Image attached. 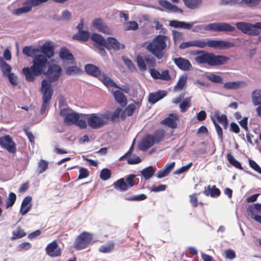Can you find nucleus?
Here are the masks:
<instances>
[{
    "label": "nucleus",
    "mask_w": 261,
    "mask_h": 261,
    "mask_svg": "<svg viewBox=\"0 0 261 261\" xmlns=\"http://www.w3.org/2000/svg\"><path fill=\"white\" fill-rule=\"evenodd\" d=\"M48 61L46 56L42 55H36L33 59L32 65L30 67H24L22 73L27 81L33 82L36 76L45 74L48 66Z\"/></svg>",
    "instance_id": "nucleus-1"
},
{
    "label": "nucleus",
    "mask_w": 261,
    "mask_h": 261,
    "mask_svg": "<svg viewBox=\"0 0 261 261\" xmlns=\"http://www.w3.org/2000/svg\"><path fill=\"white\" fill-rule=\"evenodd\" d=\"M170 42L168 36L158 35L148 43L146 49L158 60H161L165 55L164 50L169 47Z\"/></svg>",
    "instance_id": "nucleus-2"
},
{
    "label": "nucleus",
    "mask_w": 261,
    "mask_h": 261,
    "mask_svg": "<svg viewBox=\"0 0 261 261\" xmlns=\"http://www.w3.org/2000/svg\"><path fill=\"white\" fill-rule=\"evenodd\" d=\"M234 46L233 43L223 40H210L205 41L202 40H195L181 42L179 46V48L180 49H184L190 47L205 48L207 46L216 49H223L229 48Z\"/></svg>",
    "instance_id": "nucleus-3"
},
{
    "label": "nucleus",
    "mask_w": 261,
    "mask_h": 261,
    "mask_svg": "<svg viewBox=\"0 0 261 261\" xmlns=\"http://www.w3.org/2000/svg\"><path fill=\"white\" fill-rule=\"evenodd\" d=\"M192 54L198 55L195 58V60L197 63L207 64L212 66L224 65L229 60V58L226 56L216 55L213 53L205 52L203 50H197Z\"/></svg>",
    "instance_id": "nucleus-4"
},
{
    "label": "nucleus",
    "mask_w": 261,
    "mask_h": 261,
    "mask_svg": "<svg viewBox=\"0 0 261 261\" xmlns=\"http://www.w3.org/2000/svg\"><path fill=\"white\" fill-rule=\"evenodd\" d=\"M89 126L92 129H98L108 124L110 121V111L99 115L97 113L84 114Z\"/></svg>",
    "instance_id": "nucleus-5"
},
{
    "label": "nucleus",
    "mask_w": 261,
    "mask_h": 261,
    "mask_svg": "<svg viewBox=\"0 0 261 261\" xmlns=\"http://www.w3.org/2000/svg\"><path fill=\"white\" fill-rule=\"evenodd\" d=\"M85 70L89 75L97 77L107 87H114L122 90L107 74L101 72L97 66L92 64H88L85 66Z\"/></svg>",
    "instance_id": "nucleus-6"
},
{
    "label": "nucleus",
    "mask_w": 261,
    "mask_h": 261,
    "mask_svg": "<svg viewBox=\"0 0 261 261\" xmlns=\"http://www.w3.org/2000/svg\"><path fill=\"white\" fill-rule=\"evenodd\" d=\"M41 92L43 94V103L42 105L40 113L44 114L46 108L48 107L51 97L53 95V90L50 84L45 79L41 82Z\"/></svg>",
    "instance_id": "nucleus-7"
},
{
    "label": "nucleus",
    "mask_w": 261,
    "mask_h": 261,
    "mask_svg": "<svg viewBox=\"0 0 261 261\" xmlns=\"http://www.w3.org/2000/svg\"><path fill=\"white\" fill-rule=\"evenodd\" d=\"M237 28L245 34L249 36H257L260 34L261 22L254 24L246 22H238L236 23Z\"/></svg>",
    "instance_id": "nucleus-8"
},
{
    "label": "nucleus",
    "mask_w": 261,
    "mask_h": 261,
    "mask_svg": "<svg viewBox=\"0 0 261 261\" xmlns=\"http://www.w3.org/2000/svg\"><path fill=\"white\" fill-rule=\"evenodd\" d=\"M60 116L64 117V122L67 125L75 124L81 117H83L82 114H79L69 108L63 109L60 111Z\"/></svg>",
    "instance_id": "nucleus-9"
},
{
    "label": "nucleus",
    "mask_w": 261,
    "mask_h": 261,
    "mask_svg": "<svg viewBox=\"0 0 261 261\" xmlns=\"http://www.w3.org/2000/svg\"><path fill=\"white\" fill-rule=\"evenodd\" d=\"M93 239L92 233L84 231L81 233L75 239L74 248L76 250L86 248L91 243Z\"/></svg>",
    "instance_id": "nucleus-10"
},
{
    "label": "nucleus",
    "mask_w": 261,
    "mask_h": 261,
    "mask_svg": "<svg viewBox=\"0 0 261 261\" xmlns=\"http://www.w3.org/2000/svg\"><path fill=\"white\" fill-rule=\"evenodd\" d=\"M49 0H27L23 3V6L13 11V14L19 15L27 13L32 10L33 7H37L47 2Z\"/></svg>",
    "instance_id": "nucleus-11"
},
{
    "label": "nucleus",
    "mask_w": 261,
    "mask_h": 261,
    "mask_svg": "<svg viewBox=\"0 0 261 261\" xmlns=\"http://www.w3.org/2000/svg\"><path fill=\"white\" fill-rule=\"evenodd\" d=\"M204 29L216 32H233L235 30V28L226 22H214L205 25Z\"/></svg>",
    "instance_id": "nucleus-12"
},
{
    "label": "nucleus",
    "mask_w": 261,
    "mask_h": 261,
    "mask_svg": "<svg viewBox=\"0 0 261 261\" xmlns=\"http://www.w3.org/2000/svg\"><path fill=\"white\" fill-rule=\"evenodd\" d=\"M0 146L10 153H14L16 151V144L9 135L0 137Z\"/></svg>",
    "instance_id": "nucleus-13"
},
{
    "label": "nucleus",
    "mask_w": 261,
    "mask_h": 261,
    "mask_svg": "<svg viewBox=\"0 0 261 261\" xmlns=\"http://www.w3.org/2000/svg\"><path fill=\"white\" fill-rule=\"evenodd\" d=\"M61 68L57 64H53L49 66L46 75L48 78L47 80L50 84L51 82L57 81L60 77L61 74Z\"/></svg>",
    "instance_id": "nucleus-14"
},
{
    "label": "nucleus",
    "mask_w": 261,
    "mask_h": 261,
    "mask_svg": "<svg viewBox=\"0 0 261 261\" xmlns=\"http://www.w3.org/2000/svg\"><path fill=\"white\" fill-rule=\"evenodd\" d=\"M92 27L101 33L107 35H112V30L107 25L104 20L101 18H96L92 22Z\"/></svg>",
    "instance_id": "nucleus-15"
},
{
    "label": "nucleus",
    "mask_w": 261,
    "mask_h": 261,
    "mask_svg": "<svg viewBox=\"0 0 261 261\" xmlns=\"http://www.w3.org/2000/svg\"><path fill=\"white\" fill-rule=\"evenodd\" d=\"M254 0H221L220 5L222 6L229 5H246L249 7H252V6L255 4Z\"/></svg>",
    "instance_id": "nucleus-16"
},
{
    "label": "nucleus",
    "mask_w": 261,
    "mask_h": 261,
    "mask_svg": "<svg viewBox=\"0 0 261 261\" xmlns=\"http://www.w3.org/2000/svg\"><path fill=\"white\" fill-rule=\"evenodd\" d=\"M250 218L261 224V216L256 215V212H261V203H255L249 206L248 210Z\"/></svg>",
    "instance_id": "nucleus-17"
},
{
    "label": "nucleus",
    "mask_w": 261,
    "mask_h": 261,
    "mask_svg": "<svg viewBox=\"0 0 261 261\" xmlns=\"http://www.w3.org/2000/svg\"><path fill=\"white\" fill-rule=\"evenodd\" d=\"M45 251L47 255L52 257L58 256L61 254V249L56 241L48 244L45 248Z\"/></svg>",
    "instance_id": "nucleus-18"
},
{
    "label": "nucleus",
    "mask_w": 261,
    "mask_h": 261,
    "mask_svg": "<svg viewBox=\"0 0 261 261\" xmlns=\"http://www.w3.org/2000/svg\"><path fill=\"white\" fill-rule=\"evenodd\" d=\"M175 64L180 70L183 71H188L192 68V66L190 61L184 58H175L173 59Z\"/></svg>",
    "instance_id": "nucleus-19"
},
{
    "label": "nucleus",
    "mask_w": 261,
    "mask_h": 261,
    "mask_svg": "<svg viewBox=\"0 0 261 261\" xmlns=\"http://www.w3.org/2000/svg\"><path fill=\"white\" fill-rule=\"evenodd\" d=\"M158 3L165 10L173 13H182L183 12L181 9L179 8L176 5L172 4L167 0H159Z\"/></svg>",
    "instance_id": "nucleus-20"
},
{
    "label": "nucleus",
    "mask_w": 261,
    "mask_h": 261,
    "mask_svg": "<svg viewBox=\"0 0 261 261\" xmlns=\"http://www.w3.org/2000/svg\"><path fill=\"white\" fill-rule=\"evenodd\" d=\"M178 118V117L177 115L171 113L167 117L162 120L161 123L170 128H175L177 126L176 121Z\"/></svg>",
    "instance_id": "nucleus-21"
},
{
    "label": "nucleus",
    "mask_w": 261,
    "mask_h": 261,
    "mask_svg": "<svg viewBox=\"0 0 261 261\" xmlns=\"http://www.w3.org/2000/svg\"><path fill=\"white\" fill-rule=\"evenodd\" d=\"M40 52H41L43 54V55L46 56L47 59H48L54 56V48L50 43L46 42L40 46Z\"/></svg>",
    "instance_id": "nucleus-22"
},
{
    "label": "nucleus",
    "mask_w": 261,
    "mask_h": 261,
    "mask_svg": "<svg viewBox=\"0 0 261 261\" xmlns=\"http://www.w3.org/2000/svg\"><path fill=\"white\" fill-rule=\"evenodd\" d=\"M59 56L61 59L70 63H73L75 61L73 55L65 47L60 49Z\"/></svg>",
    "instance_id": "nucleus-23"
},
{
    "label": "nucleus",
    "mask_w": 261,
    "mask_h": 261,
    "mask_svg": "<svg viewBox=\"0 0 261 261\" xmlns=\"http://www.w3.org/2000/svg\"><path fill=\"white\" fill-rule=\"evenodd\" d=\"M32 198L31 196L25 197L21 203L20 213L22 215L27 214L31 209L32 204L31 203Z\"/></svg>",
    "instance_id": "nucleus-24"
},
{
    "label": "nucleus",
    "mask_w": 261,
    "mask_h": 261,
    "mask_svg": "<svg viewBox=\"0 0 261 261\" xmlns=\"http://www.w3.org/2000/svg\"><path fill=\"white\" fill-rule=\"evenodd\" d=\"M166 95L165 91L159 90L156 92L150 93L148 95V102L154 104Z\"/></svg>",
    "instance_id": "nucleus-25"
},
{
    "label": "nucleus",
    "mask_w": 261,
    "mask_h": 261,
    "mask_svg": "<svg viewBox=\"0 0 261 261\" xmlns=\"http://www.w3.org/2000/svg\"><path fill=\"white\" fill-rule=\"evenodd\" d=\"M121 44L113 37H108L106 40V44L105 46L109 50L113 49L118 50L120 49Z\"/></svg>",
    "instance_id": "nucleus-26"
},
{
    "label": "nucleus",
    "mask_w": 261,
    "mask_h": 261,
    "mask_svg": "<svg viewBox=\"0 0 261 261\" xmlns=\"http://www.w3.org/2000/svg\"><path fill=\"white\" fill-rule=\"evenodd\" d=\"M113 96L116 101L121 106L125 107L127 104V99L124 94L119 90L113 92Z\"/></svg>",
    "instance_id": "nucleus-27"
},
{
    "label": "nucleus",
    "mask_w": 261,
    "mask_h": 261,
    "mask_svg": "<svg viewBox=\"0 0 261 261\" xmlns=\"http://www.w3.org/2000/svg\"><path fill=\"white\" fill-rule=\"evenodd\" d=\"M203 193L208 196L210 195L212 197H218L220 195V190L216 188V186H213L212 188L210 185L207 186V189H205Z\"/></svg>",
    "instance_id": "nucleus-28"
},
{
    "label": "nucleus",
    "mask_w": 261,
    "mask_h": 261,
    "mask_svg": "<svg viewBox=\"0 0 261 261\" xmlns=\"http://www.w3.org/2000/svg\"><path fill=\"white\" fill-rule=\"evenodd\" d=\"M214 116L219 123H221L224 129H227L228 124V121L227 116L225 114L220 115L219 111L215 112Z\"/></svg>",
    "instance_id": "nucleus-29"
},
{
    "label": "nucleus",
    "mask_w": 261,
    "mask_h": 261,
    "mask_svg": "<svg viewBox=\"0 0 261 261\" xmlns=\"http://www.w3.org/2000/svg\"><path fill=\"white\" fill-rule=\"evenodd\" d=\"M169 25L175 28H184L188 30L190 29L192 27V24L174 20H171Z\"/></svg>",
    "instance_id": "nucleus-30"
},
{
    "label": "nucleus",
    "mask_w": 261,
    "mask_h": 261,
    "mask_svg": "<svg viewBox=\"0 0 261 261\" xmlns=\"http://www.w3.org/2000/svg\"><path fill=\"white\" fill-rule=\"evenodd\" d=\"M90 37V33L88 31H78L73 36V39L80 41H87Z\"/></svg>",
    "instance_id": "nucleus-31"
},
{
    "label": "nucleus",
    "mask_w": 261,
    "mask_h": 261,
    "mask_svg": "<svg viewBox=\"0 0 261 261\" xmlns=\"http://www.w3.org/2000/svg\"><path fill=\"white\" fill-rule=\"evenodd\" d=\"M39 52V48H34L32 46H25L22 49L23 54L29 57H34L37 53Z\"/></svg>",
    "instance_id": "nucleus-32"
},
{
    "label": "nucleus",
    "mask_w": 261,
    "mask_h": 261,
    "mask_svg": "<svg viewBox=\"0 0 261 261\" xmlns=\"http://www.w3.org/2000/svg\"><path fill=\"white\" fill-rule=\"evenodd\" d=\"M91 39L96 44V45L106 46V40L99 34L93 33L91 36Z\"/></svg>",
    "instance_id": "nucleus-33"
},
{
    "label": "nucleus",
    "mask_w": 261,
    "mask_h": 261,
    "mask_svg": "<svg viewBox=\"0 0 261 261\" xmlns=\"http://www.w3.org/2000/svg\"><path fill=\"white\" fill-rule=\"evenodd\" d=\"M155 141L151 134L147 135L142 141L144 150H147L155 144Z\"/></svg>",
    "instance_id": "nucleus-34"
},
{
    "label": "nucleus",
    "mask_w": 261,
    "mask_h": 261,
    "mask_svg": "<svg viewBox=\"0 0 261 261\" xmlns=\"http://www.w3.org/2000/svg\"><path fill=\"white\" fill-rule=\"evenodd\" d=\"M115 189L120 191H126L127 190V186L124 178H120L113 184Z\"/></svg>",
    "instance_id": "nucleus-35"
},
{
    "label": "nucleus",
    "mask_w": 261,
    "mask_h": 261,
    "mask_svg": "<svg viewBox=\"0 0 261 261\" xmlns=\"http://www.w3.org/2000/svg\"><path fill=\"white\" fill-rule=\"evenodd\" d=\"M185 6L189 9H195L199 7L202 0H183Z\"/></svg>",
    "instance_id": "nucleus-36"
},
{
    "label": "nucleus",
    "mask_w": 261,
    "mask_h": 261,
    "mask_svg": "<svg viewBox=\"0 0 261 261\" xmlns=\"http://www.w3.org/2000/svg\"><path fill=\"white\" fill-rule=\"evenodd\" d=\"M244 85L245 83L242 81L230 82L225 83L223 87L226 89H237Z\"/></svg>",
    "instance_id": "nucleus-37"
},
{
    "label": "nucleus",
    "mask_w": 261,
    "mask_h": 261,
    "mask_svg": "<svg viewBox=\"0 0 261 261\" xmlns=\"http://www.w3.org/2000/svg\"><path fill=\"white\" fill-rule=\"evenodd\" d=\"M154 173L155 170L151 166L145 168L141 172L143 177L146 180L150 178L154 175Z\"/></svg>",
    "instance_id": "nucleus-38"
},
{
    "label": "nucleus",
    "mask_w": 261,
    "mask_h": 261,
    "mask_svg": "<svg viewBox=\"0 0 261 261\" xmlns=\"http://www.w3.org/2000/svg\"><path fill=\"white\" fill-rule=\"evenodd\" d=\"M187 81V76L186 75H181L180 76L176 85L174 87L175 91H181L183 89Z\"/></svg>",
    "instance_id": "nucleus-39"
},
{
    "label": "nucleus",
    "mask_w": 261,
    "mask_h": 261,
    "mask_svg": "<svg viewBox=\"0 0 261 261\" xmlns=\"http://www.w3.org/2000/svg\"><path fill=\"white\" fill-rule=\"evenodd\" d=\"M252 99L255 106L261 105V90H254L252 94Z\"/></svg>",
    "instance_id": "nucleus-40"
},
{
    "label": "nucleus",
    "mask_w": 261,
    "mask_h": 261,
    "mask_svg": "<svg viewBox=\"0 0 261 261\" xmlns=\"http://www.w3.org/2000/svg\"><path fill=\"white\" fill-rule=\"evenodd\" d=\"M227 158L229 163L233 166L238 169L243 170L241 163L239 161L236 160L230 153H227Z\"/></svg>",
    "instance_id": "nucleus-41"
},
{
    "label": "nucleus",
    "mask_w": 261,
    "mask_h": 261,
    "mask_svg": "<svg viewBox=\"0 0 261 261\" xmlns=\"http://www.w3.org/2000/svg\"><path fill=\"white\" fill-rule=\"evenodd\" d=\"M155 143H158L163 140L165 137V131L163 129L156 130L152 135Z\"/></svg>",
    "instance_id": "nucleus-42"
},
{
    "label": "nucleus",
    "mask_w": 261,
    "mask_h": 261,
    "mask_svg": "<svg viewBox=\"0 0 261 261\" xmlns=\"http://www.w3.org/2000/svg\"><path fill=\"white\" fill-rule=\"evenodd\" d=\"M191 98L190 97L184 98L181 103L180 104L179 108L180 111L182 113L186 112L187 110L190 107V102Z\"/></svg>",
    "instance_id": "nucleus-43"
},
{
    "label": "nucleus",
    "mask_w": 261,
    "mask_h": 261,
    "mask_svg": "<svg viewBox=\"0 0 261 261\" xmlns=\"http://www.w3.org/2000/svg\"><path fill=\"white\" fill-rule=\"evenodd\" d=\"M0 67L4 75L11 73L12 69L11 66L7 64L2 58H0Z\"/></svg>",
    "instance_id": "nucleus-44"
},
{
    "label": "nucleus",
    "mask_w": 261,
    "mask_h": 261,
    "mask_svg": "<svg viewBox=\"0 0 261 261\" xmlns=\"http://www.w3.org/2000/svg\"><path fill=\"white\" fill-rule=\"evenodd\" d=\"M136 62L137 64V66L139 68V69L142 71H144L146 70L147 66L146 64V62L145 60V58L143 59V58L139 55H138L136 57Z\"/></svg>",
    "instance_id": "nucleus-45"
},
{
    "label": "nucleus",
    "mask_w": 261,
    "mask_h": 261,
    "mask_svg": "<svg viewBox=\"0 0 261 261\" xmlns=\"http://www.w3.org/2000/svg\"><path fill=\"white\" fill-rule=\"evenodd\" d=\"M114 246L115 244L111 242L108 244L101 246L99 248V251L102 253H109L114 249Z\"/></svg>",
    "instance_id": "nucleus-46"
},
{
    "label": "nucleus",
    "mask_w": 261,
    "mask_h": 261,
    "mask_svg": "<svg viewBox=\"0 0 261 261\" xmlns=\"http://www.w3.org/2000/svg\"><path fill=\"white\" fill-rule=\"evenodd\" d=\"M122 109L120 108H117L112 114L110 112V120L112 122L118 121Z\"/></svg>",
    "instance_id": "nucleus-47"
},
{
    "label": "nucleus",
    "mask_w": 261,
    "mask_h": 261,
    "mask_svg": "<svg viewBox=\"0 0 261 261\" xmlns=\"http://www.w3.org/2000/svg\"><path fill=\"white\" fill-rule=\"evenodd\" d=\"M16 200V195L14 193L10 192L9 194L8 199L6 203V207L8 208L12 206Z\"/></svg>",
    "instance_id": "nucleus-48"
},
{
    "label": "nucleus",
    "mask_w": 261,
    "mask_h": 261,
    "mask_svg": "<svg viewBox=\"0 0 261 261\" xmlns=\"http://www.w3.org/2000/svg\"><path fill=\"white\" fill-rule=\"evenodd\" d=\"M147 198V196L144 194L140 195H134L125 198L127 201H140L144 200Z\"/></svg>",
    "instance_id": "nucleus-49"
},
{
    "label": "nucleus",
    "mask_w": 261,
    "mask_h": 261,
    "mask_svg": "<svg viewBox=\"0 0 261 261\" xmlns=\"http://www.w3.org/2000/svg\"><path fill=\"white\" fill-rule=\"evenodd\" d=\"M25 236H26V233L22 229L19 227L17 230L13 231L11 239L16 240L17 239L21 238Z\"/></svg>",
    "instance_id": "nucleus-50"
},
{
    "label": "nucleus",
    "mask_w": 261,
    "mask_h": 261,
    "mask_svg": "<svg viewBox=\"0 0 261 261\" xmlns=\"http://www.w3.org/2000/svg\"><path fill=\"white\" fill-rule=\"evenodd\" d=\"M48 167V162L44 160H40L38 163V173L41 174L44 172Z\"/></svg>",
    "instance_id": "nucleus-51"
},
{
    "label": "nucleus",
    "mask_w": 261,
    "mask_h": 261,
    "mask_svg": "<svg viewBox=\"0 0 261 261\" xmlns=\"http://www.w3.org/2000/svg\"><path fill=\"white\" fill-rule=\"evenodd\" d=\"M111 176V172L108 168L102 169L100 173V178L103 180H107Z\"/></svg>",
    "instance_id": "nucleus-52"
},
{
    "label": "nucleus",
    "mask_w": 261,
    "mask_h": 261,
    "mask_svg": "<svg viewBox=\"0 0 261 261\" xmlns=\"http://www.w3.org/2000/svg\"><path fill=\"white\" fill-rule=\"evenodd\" d=\"M172 34L174 43H176L184 39V35L181 32H179L175 30H173Z\"/></svg>",
    "instance_id": "nucleus-53"
},
{
    "label": "nucleus",
    "mask_w": 261,
    "mask_h": 261,
    "mask_svg": "<svg viewBox=\"0 0 261 261\" xmlns=\"http://www.w3.org/2000/svg\"><path fill=\"white\" fill-rule=\"evenodd\" d=\"M80 69L75 66L68 67L66 70V74L68 75L78 74L80 72Z\"/></svg>",
    "instance_id": "nucleus-54"
},
{
    "label": "nucleus",
    "mask_w": 261,
    "mask_h": 261,
    "mask_svg": "<svg viewBox=\"0 0 261 261\" xmlns=\"http://www.w3.org/2000/svg\"><path fill=\"white\" fill-rule=\"evenodd\" d=\"M136 175L134 174H130L128 175L125 179V182L127 186V189L133 187L135 185L134 180L136 177Z\"/></svg>",
    "instance_id": "nucleus-55"
},
{
    "label": "nucleus",
    "mask_w": 261,
    "mask_h": 261,
    "mask_svg": "<svg viewBox=\"0 0 261 261\" xmlns=\"http://www.w3.org/2000/svg\"><path fill=\"white\" fill-rule=\"evenodd\" d=\"M136 108V105L134 103H130L125 108L124 112L127 116H131L135 113Z\"/></svg>",
    "instance_id": "nucleus-56"
},
{
    "label": "nucleus",
    "mask_w": 261,
    "mask_h": 261,
    "mask_svg": "<svg viewBox=\"0 0 261 261\" xmlns=\"http://www.w3.org/2000/svg\"><path fill=\"white\" fill-rule=\"evenodd\" d=\"M207 77L208 80L215 83H220L222 82L221 77L214 73H211Z\"/></svg>",
    "instance_id": "nucleus-57"
},
{
    "label": "nucleus",
    "mask_w": 261,
    "mask_h": 261,
    "mask_svg": "<svg viewBox=\"0 0 261 261\" xmlns=\"http://www.w3.org/2000/svg\"><path fill=\"white\" fill-rule=\"evenodd\" d=\"M190 202L193 207H196L198 205V199L197 198V194L194 193L189 196Z\"/></svg>",
    "instance_id": "nucleus-58"
},
{
    "label": "nucleus",
    "mask_w": 261,
    "mask_h": 261,
    "mask_svg": "<svg viewBox=\"0 0 261 261\" xmlns=\"http://www.w3.org/2000/svg\"><path fill=\"white\" fill-rule=\"evenodd\" d=\"M145 60L149 67H154L156 66V60L153 57L145 56Z\"/></svg>",
    "instance_id": "nucleus-59"
},
{
    "label": "nucleus",
    "mask_w": 261,
    "mask_h": 261,
    "mask_svg": "<svg viewBox=\"0 0 261 261\" xmlns=\"http://www.w3.org/2000/svg\"><path fill=\"white\" fill-rule=\"evenodd\" d=\"M89 175V172L87 169L81 168L79 170L78 179H81L87 177Z\"/></svg>",
    "instance_id": "nucleus-60"
},
{
    "label": "nucleus",
    "mask_w": 261,
    "mask_h": 261,
    "mask_svg": "<svg viewBox=\"0 0 261 261\" xmlns=\"http://www.w3.org/2000/svg\"><path fill=\"white\" fill-rule=\"evenodd\" d=\"M213 123L215 126L217 135L219 138L221 140H223V130L221 127L218 124L215 120L213 119Z\"/></svg>",
    "instance_id": "nucleus-61"
},
{
    "label": "nucleus",
    "mask_w": 261,
    "mask_h": 261,
    "mask_svg": "<svg viewBox=\"0 0 261 261\" xmlns=\"http://www.w3.org/2000/svg\"><path fill=\"white\" fill-rule=\"evenodd\" d=\"M249 164L251 168H252L254 170L261 174V168L254 161L249 159Z\"/></svg>",
    "instance_id": "nucleus-62"
},
{
    "label": "nucleus",
    "mask_w": 261,
    "mask_h": 261,
    "mask_svg": "<svg viewBox=\"0 0 261 261\" xmlns=\"http://www.w3.org/2000/svg\"><path fill=\"white\" fill-rule=\"evenodd\" d=\"M192 166V163L191 162L189 163L188 165L185 166H182L180 168L178 169V170H176L174 172L175 174H181L184 172L187 171Z\"/></svg>",
    "instance_id": "nucleus-63"
},
{
    "label": "nucleus",
    "mask_w": 261,
    "mask_h": 261,
    "mask_svg": "<svg viewBox=\"0 0 261 261\" xmlns=\"http://www.w3.org/2000/svg\"><path fill=\"white\" fill-rule=\"evenodd\" d=\"M167 188L166 185H160L159 186L153 185L150 190L151 192H158L160 191H164Z\"/></svg>",
    "instance_id": "nucleus-64"
}]
</instances>
